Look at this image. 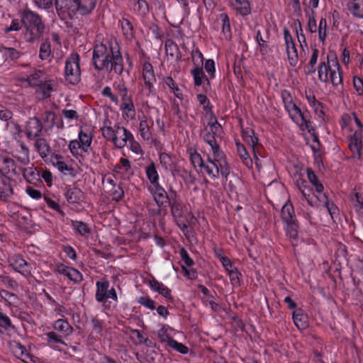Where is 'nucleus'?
Wrapping results in <instances>:
<instances>
[{
    "label": "nucleus",
    "instance_id": "0eeeda50",
    "mask_svg": "<svg viewBox=\"0 0 363 363\" xmlns=\"http://www.w3.org/2000/svg\"><path fill=\"white\" fill-rule=\"evenodd\" d=\"M79 60V55L77 53H72L65 60V79L74 85L78 84L81 80Z\"/></svg>",
    "mask_w": 363,
    "mask_h": 363
},
{
    "label": "nucleus",
    "instance_id": "393cba45",
    "mask_svg": "<svg viewBox=\"0 0 363 363\" xmlns=\"http://www.w3.org/2000/svg\"><path fill=\"white\" fill-rule=\"evenodd\" d=\"M286 202L282 206L281 211V217L282 220L284 223L296 219L295 212L294 210V207L292 206V203L289 201V196H288L287 193H286Z\"/></svg>",
    "mask_w": 363,
    "mask_h": 363
},
{
    "label": "nucleus",
    "instance_id": "4c0bfd02",
    "mask_svg": "<svg viewBox=\"0 0 363 363\" xmlns=\"http://www.w3.org/2000/svg\"><path fill=\"white\" fill-rule=\"evenodd\" d=\"M109 288V283L107 281L96 282V299L99 302L106 301V294Z\"/></svg>",
    "mask_w": 363,
    "mask_h": 363
},
{
    "label": "nucleus",
    "instance_id": "c9c22d12",
    "mask_svg": "<svg viewBox=\"0 0 363 363\" xmlns=\"http://www.w3.org/2000/svg\"><path fill=\"white\" fill-rule=\"evenodd\" d=\"M347 9L354 16L363 18V0L350 1Z\"/></svg>",
    "mask_w": 363,
    "mask_h": 363
},
{
    "label": "nucleus",
    "instance_id": "20e7f679",
    "mask_svg": "<svg viewBox=\"0 0 363 363\" xmlns=\"http://www.w3.org/2000/svg\"><path fill=\"white\" fill-rule=\"evenodd\" d=\"M23 38L27 43H33L38 40L45 31V25L42 17L29 9H25L20 13Z\"/></svg>",
    "mask_w": 363,
    "mask_h": 363
},
{
    "label": "nucleus",
    "instance_id": "79ce46f5",
    "mask_svg": "<svg viewBox=\"0 0 363 363\" xmlns=\"http://www.w3.org/2000/svg\"><path fill=\"white\" fill-rule=\"evenodd\" d=\"M46 79L45 73L42 70L33 71L27 78V81L30 86L36 87Z\"/></svg>",
    "mask_w": 363,
    "mask_h": 363
},
{
    "label": "nucleus",
    "instance_id": "8fccbe9b",
    "mask_svg": "<svg viewBox=\"0 0 363 363\" xmlns=\"http://www.w3.org/2000/svg\"><path fill=\"white\" fill-rule=\"evenodd\" d=\"M98 0H77L79 9L82 14L90 13L96 7Z\"/></svg>",
    "mask_w": 363,
    "mask_h": 363
},
{
    "label": "nucleus",
    "instance_id": "6e6d98bb",
    "mask_svg": "<svg viewBox=\"0 0 363 363\" xmlns=\"http://www.w3.org/2000/svg\"><path fill=\"white\" fill-rule=\"evenodd\" d=\"M135 13L140 17H145L149 12V6L145 0H138L134 6Z\"/></svg>",
    "mask_w": 363,
    "mask_h": 363
},
{
    "label": "nucleus",
    "instance_id": "c756f323",
    "mask_svg": "<svg viewBox=\"0 0 363 363\" xmlns=\"http://www.w3.org/2000/svg\"><path fill=\"white\" fill-rule=\"evenodd\" d=\"M91 323L92 325V331L89 334V337L98 340L103 336V332L105 327L104 323L96 318H92Z\"/></svg>",
    "mask_w": 363,
    "mask_h": 363
},
{
    "label": "nucleus",
    "instance_id": "3c124183",
    "mask_svg": "<svg viewBox=\"0 0 363 363\" xmlns=\"http://www.w3.org/2000/svg\"><path fill=\"white\" fill-rule=\"evenodd\" d=\"M160 164H162V167L164 169L165 171H173L175 164L173 161V159L172 157L165 152H162L160 154Z\"/></svg>",
    "mask_w": 363,
    "mask_h": 363
},
{
    "label": "nucleus",
    "instance_id": "e2e57ef3",
    "mask_svg": "<svg viewBox=\"0 0 363 363\" xmlns=\"http://www.w3.org/2000/svg\"><path fill=\"white\" fill-rule=\"evenodd\" d=\"M192 62L194 65V67H201L203 65V57L201 52L198 48H194L191 51Z\"/></svg>",
    "mask_w": 363,
    "mask_h": 363
},
{
    "label": "nucleus",
    "instance_id": "f03ea898",
    "mask_svg": "<svg viewBox=\"0 0 363 363\" xmlns=\"http://www.w3.org/2000/svg\"><path fill=\"white\" fill-rule=\"evenodd\" d=\"M342 130L349 137V148L354 157L359 158L363 148V123L354 112L345 113L340 119Z\"/></svg>",
    "mask_w": 363,
    "mask_h": 363
},
{
    "label": "nucleus",
    "instance_id": "a211bd4d",
    "mask_svg": "<svg viewBox=\"0 0 363 363\" xmlns=\"http://www.w3.org/2000/svg\"><path fill=\"white\" fill-rule=\"evenodd\" d=\"M153 192L154 200L160 208H166L172 199L169 198L166 191L160 186H154Z\"/></svg>",
    "mask_w": 363,
    "mask_h": 363
},
{
    "label": "nucleus",
    "instance_id": "c85d7f7f",
    "mask_svg": "<svg viewBox=\"0 0 363 363\" xmlns=\"http://www.w3.org/2000/svg\"><path fill=\"white\" fill-rule=\"evenodd\" d=\"M151 289L158 292L162 296L166 298L167 299L173 301V297L171 295V291L169 288L164 286L162 283L159 282L157 280L153 279L150 281Z\"/></svg>",
    "mask_w": 363,
    "mask_h": 363
},
{
    "label": "nucleus",
    "instance_id": "a19ab883",
    "mask_svg": "<svg viewBox=\"0 0 363 363\" xmlns=\"http://www.w3.org/2000/svg\"><path fill=\"white\" fill-rule=\"evenodd\" d=\"M121 29L123 30L124 36L128 40H132L135 37V30L131 21L123 17L121 21Z\"/></svg>",
    "mask_w": 363,
    "mask_h": 363
},
{
    "label": "nucleus",
    "instance_id": "bf43d9fd",
    "mask_svg": "<svg viewBox=\"0 0 363 363\" xmlns=\"http://www.w3.org/2000/svg\"><path fill=\"white\" fill-rule=\"evenodd\" d=\"M139 131L140 136L143 140L149 141L152 139V133L146 120H143L140 122Z\"/></svg>",
    "mask_w": 363,
    "mask_h": 363
},
{
    "label": "nucleus",
    "instance_id": "09e8293b",
    "mask_svg": "<svg viewBox=\"0 0 363 363\" xmlns=\"http://www.w3.org/2000/svg\"><path fill=\"white\" fill-rule=\"evenodd\" d=\"M79 141L82 147L83 152H87L92 142V135L90 133H86L84 130L81 129L79 133Z\"/></svg>",
    "mask_w": 363,
    "mask_h": 363
},
{
    "label": "nucleus",
    "instance_id": "864d4df0",
    "mask_svg": "<svg viewBox=\"0 0 363 363\" xmlns=\"http://www.w3.org/2000/svg\"><path fill=\"white\" fill-rule=\"evenodd\" d=\"M164 82L167 84V86L171 89V91L174 93L175 96L180 100L184 99L183 94L181 89L177 86L175 81L171 77H167L164 78Z\"/></svg>",
    "mask_w": 363,
    "mask_h": 363
},
{
    "label": "nucleus",
    "instance_id": "338daca9",
    "mask_svg": "<svg viewBox=\"0 0 363 363\" xmlns=\"http://www.w3.org/2000/svg\"><path fill=\"white\" fill-rule=\"evenodd\" d=\"M145 335L142 331L137 329H132L130 331V337L135 345H143L145 342Z\"/></svg>",
    "mask_w": 363,
    "mask_h": 363
},
{
    "label": "nucleus",
    "instance_id": "680f3d73",
    "mask_svg": "<svg viewBox=\"0 0 363 363\" xmlns=\"http://www.w3.org/2000/svg\"><path fill=\"white\" fill-rule=\"evenodd\" d=\"M190 161L195 169L201 168L205 160L196 150H191L189 152Z\"/></svg>",
    "mask_w": 363,
    "mask_h": 363
},
{
    "label": "nucleus",
    "instance_id": "4468645a",
    "mask_svg": "<svg viewBox=\"0 0 363 363\" xmlns=\"http://www.w3.org/2000/svg\"><path fill=\"white\" fill-rule=\"evenodd\" d=\"M113 143L118 148H123L128 140L131 141L133 140L132 133L124 127L116 125Z\"/></svg>",
    "mask_w": 363,
    "mask_h": 363
},
{
    "label": "nucleus",
    "instance_id": "cd10ccee",
    "mask_svg": "<svg viewBox=\"0 0 363 363\" xmlns=\"http://www.w3.org/2000/svg\"><path fill=\"white\" fill-rule=\"evenodd\" d=\"M57 118L55 112L52 111H45L41 115V118L45 127L52 128L54 125H57L58 128H62L64 127L63 123H57L55 119Z\"/></svg>",
    "mask_w": 363,
    "mask_h": 363
},
{
    "label": "nucleus",
    "instance_id": "9d476101",
    "mask_svg": "<svg viewBox=\"0 0 363 363\" xmlns=\"http://www.w3.org/2000/svg\"><path fill=\"white\" fill-rule=\"evenodd\" d=\"M293 180L296 186L298 189L308 205L311 206H316L317 201L315 200V197L317 196H315L312 193L311 189L307 185V182L303 178V177L301 174H295Z\"/></svg>",
    "mask_w": 363,
    "mask_h": 363
},
{
    "label": "nucleus",
    "instance_id": "de8ad7c7",
    "mask_svg": "<svg viewBox=\"0 0 363 363\" xmlns=\"http://www.w3.org/2000/svg\"><path fill=\"white\" fill-rule=\"evenodd\" d=\"M145 172L147 179L153 185V186L160 185L159 180V174L156 169L155 164L153 162H151L148 166L145 168Z\"/></svg>",
    "mask_w": 363,
    "mask_h": 363
},
{
    "label": "nucleus",
    "instance_id": "39448f33",
    "mask_svg": "<svg viewBox=\"0 0 363 363\" xmlns=\"http://www.w3.org/2000/svg\"><path fill=\"white\" fill-rule=\"evenodd\" d=\"M318 79L323 83L330 82L333 86H337L342 82L340 66L333 55L323 56L317 69Z\"/></svg>",
    "mask_w": 363,
    "mask_h": 363
},
{
    "label": "nucleus",
    "instance_id": "5701e85b",
    "mask_svg": "<svg viewBox=\"0 0 363 363\" xmlns=\"http://www.w3.org/2000/svg\"><path fill=\"white\" fill-rule=\"evenodd\" d=\"M53 328L63 337H67L73 332V328L65 319H58L54 322Z\"/></svg>",
    "mask_w": 363,
    "mask_h": 363
},
{
    "label": "nucleus",
    "instance_id": "5fc2aeb1",
    "mask_svg": "<svg viewBox=\"0 0 363 363\" xmlns=\"http://www.w3.org/2000/svg\"><path fill=\"white\" fill-rule=\"evenodd\" d=\"M237 152L246 166L252 165V161L245 147L240 142H236Z\"/></svg>",
    "mask_w": 363,
    "mask_h": 363
},
{
    "label": "nucleus",
    "instance_id": "2eb2a0df",
    "mask_svg": "<svg viewBox=\"0 0 363 363\" xmlns=\"http://www.w3.org/2000/svg\"><path fill=\"white\" fill-rule=\"evenodd\" d=\"M55 272L67 277L70 281L75 284L82 281L83 277L77 269L67 267L62 264H57L55 267Z\"/></svg>",
    "mask_w": 363,
    "mask_h": 363
},
{
    "label": "nucleus",
    "instance_id": "2f4dec72",
    "mask_svg": "<svg viewBox=\"0 0 363 363\" xmlns=\"http://www.w3.org/2000/svg\"><path fill=\"white\" fill-rule=\"evenodd\" d=\"M230 4L242 16H247L251 12L250 3L247 0H231Z\"/></svg>",
    "mask_w": 363,
    "mask_h": 363
},
{
    "label": "nucleus",
    "instance_id": "4be33fe9",
    "mask_svg": "<svg viewBox=\"0 0 363 363\" xmlns=\"http://www.w3.org/2000/svg\"><path fill=\"white\" fill-rule=\"evenodd\" d=\"M293 321L295 325L301 330L306 329L308 326V315L303 310L298 308L293 312Z\"/></svg>",
    "mask_w": 363,
    "mask_h": 363
},
{
    "label": "nucleus",
    "instance_id": "473e14b6",
    "mask_svg": "<svg viewBox=\"0 0 363 363\" xmlns=\"http://www.w3.org/2000/svg\"><path fill=\"white\" fill-rule=\"evenodd\" d=\"M242 137L243 140L252 148L255 155V147L258 143V138L255 135L254 130L249 127L242 129Z\"/></svg>",
    "mask_w": 363,
    "mask_h": 363
},
{
    "label": "nucleus",
    "instance_id": "6e6552de",
    "mask_svg": "<svg viewBox=\"0 0 363 363\" xmlns=\"http://www.w3.org/2000/svg\"><path fill=\"white\" fill-rule=\"evenodd\" d=\"M55 7L61 18H72L79 11L77 0H56Z\"/></svg>",
    "mask_w": 363,
    "mask_h": 363
},
{
    "label": "nucleus",
    "instance_id": "1a4fd4ad",
    "mask_svg": "<svg viewBox=\"0 0 363 363\" xmlns=\"http://www.w3.org/2000/svg\"><path fill=\"white\" fill-rule=\"evenodd\" d=\"M0 172L8 178H13L21 174L22 168L17 167L12 158L0 155Z\"/></svg>",
    "mask_w": 363,
    "mask_h": 363
},
{
    "label": "nucleus",
    "instance_id": "13d9d810",
    "mask_svg": "<svg viewBox=\"0 0 363 363\" xmlns=\"http://www.w3.org/2000/svg\"><path fill=\"white\" fill-rule=\"evenodd\" d=\"M220 19L222 21V32L223 35L226 39L230 38L231 29L228 16L225 13H222L220 14Z\"/></svg>",
    "mask_w": 363,
    "mask_h": 363
},
{
    "label": "nucleus",
    "instance_id": "58836bf2",
    "mask_svg": "<svg viewBox=\"0 0 363 363\" xmlns=\"http://www.w3.org/2000/svg\"><path fill=\"white\" fill-rule=\"evenodd\" d=\"M53 88L50 81L45 79L43 83L36 86V93L40 96V99H45L50 96Z\"/></svg>",
    "mask_w": 363,
    "mask_h": 363
},
{
    "label": "nucleus",
    "instance_id": "7ed1b4c3",
    "mask_svg": "<svg viewBox=\"0 0 363 363\" xmlns=\"http://www.w3.org/2000/svg\"><path fill=\"white\" fill-rule=\"evenodd\" d=\"M281 97L289 118L301 131L314 135V128L307 110H302L293 101L291 93L287 90L281 92Z\"/></svg>",
    "mask_w": 363,
    "mask_h": 363
},
{
    "label": "nucleus",
    "instance_id": "ea45409f",
    "mask_svg": "<svg viewBox=\"0 0 363 363\" xmlns=\"http://www.w3.org/2000/svg\"><path fill=\"white\" fill-rule=\"evenodd\" d=\"M165 50L167 55L172 58H175L177 60H180L182 59V54L179 51V48L172 40L169 39L165 42Z\"/></svg>",
    "mask_w": 363,
    "mask_h": 363
},
{
    "label": "nucleus",
    "instance_id": "aec40b11",
    "mask_svg": "<svg viewBox=\"0 0 363 363\" xmlns=\"http://www.w3.org/2000/svg\"><path fill=\"white\" fill-rule=\"evenodd\" d=\"M196 221V218L194 216H189V220L177 225L191 243L196 240L195 233L191 228V225L194 224Z\"/></svg>",
    "mask_w": 363,
    "mask_h": 363
},
{
    "label": "nucleus",
    "instance_id": "9b49d317",
    "mask_svg": "<svg viewBox=\"0 0 363 363\" xmlns=\"http://www.w3.org/2000/svg\"><path fill=\"white\" fill-rule=\"evenodd\" d=\"M43 124L38 117L29 118L26 121L23 132L28 140H34L40 136Z\"/></svg>",
    "mask_w": 363,
    "mask_h": 363
},
{
    "label": "nucleus",
    "instance_id": "bb28decb",
    "mask_svg": "<svg viewBox=\"0 0 363 363\" xmlns=\"http://www.w3.org/2000/svg\"><path fill=\"white\" fill-rule=\"evenodd\" d=\"M210 147L213 154L212 156H211V159L218 163L220 166V167L222 166L223 167H225L226 164H228L226 160V156L220 148L217 142L215 143V145H210Z\"/></svg>",
    "mask_w": 363,
    "mask_h": 363
},
{
    "label": "nucleus",
    "instance_id": "f3484780",
    "mask_svg": "<svg viewBox=\"0 0 363 363\" xmlns=\"http://www.w3.org/2000/svg\"><path fill=\"white\" fill-rule=\"evenodd\" d=\"M143 77L145 86L148 89L149 94L154 89V84L156 82V77L153 67L150 62H145L143 67Z\"/></svg>",
    "mask_w": 363,
    "mask_h": 363
},
{
    "label": "nucleus",
    "instance_id": "b1692460",
    "mask_svg": "<svg viewBox=\"0 0 363 363\" xmlns=\"http://www.w3.org/2000/svg\"><path fill=\"white\" fill-rule=\"evenodd\" d=\"M46 336L45 340L49 347L52 348L55 350L61 351L62 350L58 347V344H62L66 345L65 342L63 340V337L57 333L55 331L48 332L45 334Z\"/></svg>",
    "mask_w": 363,
    "mask_h": 363
},
{
    "label": "nucleus",
    "instance_id": "a18cd8bd",
    "mask_svg": "<svg viewBox=\"0 0 363 363\" xmlns=\"http://www.w3.org/2000/svg\"><path fill=\"white\" fill-rule=\"evenodd\" d=\"M16 327L12 323L10 318L0 310V333L10 332L15 330Z\"/></svg>",
    "mask_w": 363,
    "mask_h": 363
},
{
    "label": "nucleus",
    "instance_id": "6ab92c4d",
    "mask_svg": "<svg viewBox=\"0 0 363 363\" xmlns=\"http://www.w3.org/2000/svg\"><path fill=\"white\" fill-rule=\"evenodd\" d=\"M284 223V229L286 236L291 240L294 247L297 246L299 227L296 219L285 222Z\"/></svg>",
    "mask_w": 363,
    "mask_h": 363
},
{
    "label": "nucleus",
    "instance_id": "f704fd0d",
    "mask_svg": "<svg viewBox=\"0 0 363 363\" xmlns=\"http://www.w3.org/2000/svg\"><path fill=\"white\" fill-rule=\"evenodd\" d=\"M65 196L68 203H79L83 196V192L79 188H69L65 193Z\"/></svg>",
    "mask_w": 363,
    "mask_h": 363
},
{
    "label": "nucleus",
    "instance_id": "7c9ffc66",
    "mask_svg": "<svg viewBox=\"0 0 363 363\" xmlns=\"http://www.w3.org/2000/svg\"><path fill=\"white\" fill-rule=\"evenodd\" d=\"M9 262L10 265L16 272H18L24 276H26V274L29 273L27 269L28 263L23 258L14 257L10 259Z\"/></svg>",
    "mask_w": 363,
    "mask_h": 363
},
{
    "label": "nucleus",
    "instance_id": "774afa93",
    "mask_svg": "<svg viewBox=\"0 0 363 363\" xmlns=\"http://www.w3.org/2000/svg\"><path fill=\"white\" fill-rule=\"evenodd\" d=\"M69 149L74 157L78 158L79 156H82L80 150H82L81 143L77 140H72L69 142Z\"/></svg>",
    "mask_w": 363,
    "mask_h": 363
},
{
    "label": "nucleus",
    "instance_id": "f257e3e1",
    "mask_svg": "<svg viewBox=\"0 0 363 363\" xmlns=\"http://www.w3.org/2000/svg\"><path fill=\"white\" fill-rule=\"evenodd\" d=\"M92 61L94 68L97 70L108 69L117 74L123 72V59L121 53V48L116 40H106L96 45L92 54Z\"/></svg>",
    "mask_w": 363,
    "mask_h": 363
},
{
    "label": "nucleus",
    "instance_id": "412c9836",
    "mask_svg": "<svg viewBox=\"0 0 363 363\" xmlns=\"http://www.w3.org/2000/svg\"><path fill=\"white\" fill-rule=\"evenodd\" d=\"M317 205L318 206L323 205V206L327 210L328 213L330 215L332 219H334L335 216L337 215L338 209L337 206L330 202L325 194H320L315 197Z\"/></svg>",
    "mask_w": 363,
    "mask_h": 363
},
{
    "label": "nucleus",
    "instance_id": "ddd939ff",
    "mask_svg": "<svg viewBox=\"0 0 363 363\" xmlns=\"http://www.w3.org/2000/svg\"><path fill=\"white\" fill-rule=\"evenodd\" d=\"M284 40L286 44V52L289 63L291 66H296L298 62V51L295 43L292 40V37L287 29H284Z\"/></svg>",
    "mask_w": 363,
    "mask_h": 363
},
{
    "label": "nucleus",
    "instance_id": "a878e982",
    "mask_svg": "<svg viewBox=\"0 0 363 363\" xmlns=\"http://www.w3.org/2000/svg\"><path fill=\"white\" fill-rule=\"evenodd\" d=\"M34 147L43 159L47 157L50 152V147L47 140L40 136L35 138Z\"/></svg>",
    "mask_w": 363,
    "mask_h": 363
},
{
    "label": "nucleus",
    "instance_id": "49530a36",
    "mask_svg": "<svg viewBox=\"0 0 363 363\" xmlns=\"http://www.w3.org/2000/svg\"><path fill=\"white\" fill-rule=\"evenodd\" d=\"M21 174H23L25 179L29 183H34L40 178V172L35 167L22 168Z\"/></svg>",
    "mask_w": 363,
    "mask_h": 363
},
{
    "label": "nucleus",
    "instance_id": "72a5a7b5",
    "mask_svg": "<svg viewBox=\"0 0 363 363\" xmlns=\"http://www.w3.org/2000/svg\"><path fill=\"white\" fill-rule=\"evenodd\" d=\"M52 50L48 38L44 39L40 45L39 57L41 60H51Z\"/></svg>",
    "mask_w": 363,
    "mask_h": 363
},
{
    "label": "nucleus",
    "instance_id": "603ef678",
    "mask_svg": "<svg viewBox=\"0 0 363 363\" xmlns=\"http://www.w3.org/2000/svg\"><path fill=\"white\" fill-rule=\"evenodd\" d=\"M307 177L311 184L315 187L316 192L320 195L323 191L324 186L322 183L318 181V177L311 169H307Z\"/></svg>",
    "mask_w": 363,
    "mask_h": 363
},
{
    "label": "nucleus",
    "instance_id": "4d7b16f0",
    "mask_svg": "<svg viewBox=\"0 0 363 363\" xmlns=\"http://www.w3.org/2000/svg\"><path fill=\"white\" fill-rule=\"evenodd\" d=\"M352 201L358 217L363 219V199L362 196L359 193H356Z\"/></svg>",
    "mask_w": 363,
    "mask_h": 363
},
{
    "label": "nucleus",
    "instance_id": "e433bc0d",
    "mask_svg": "<svg viewBox=\"0 0 363 363\" xmlns=\"http://www.w3.org/2000/svg\"><path fill=\"white\" fill-rule=\"evenodd\" d=\"M319 0H310V6L312 7L311 13L308 14V29L311 33H315L317 30L316 20L315 18L314 9L318 6Z\"/></svg>",
    "mask_w": 363,
    "mask_h": 363
},
{
    "label": "nucleus",
    "instance_id": "69168bd1",
    "mask_svg": "<svg viewBox=\"0 0 363 363\" xmlns=\"http://www.w3.org/2000/svg\"><path fill=\"white\" fill-rule=\"evenodd\" d=\"M20 147L22 152V156H20L18 157V162L23 164V165H28L30 160V150L28 147L25 145L24 143H21L20 145Z\"/></svg>",
    "mask_w": 363,
    "mask_h": 363
},
{
    "label": "nucleus",
    "instance_id": "c03bdc74",
    "mask_svg": "<svg viewBox=\"0 0 363 363\" xmlns=\"http://www.w3.org/2000/svg\"><path fill=\"white\" fill-rule=\"evenodd\" d=\"M120 109L123 118H133L135 114V106L132 99L122 101Z\"/></svg>",
    "mask_w": 363,
    "mask_h": 363
},
{
    "label": "nucleus",
    "instance_id": "052dcab7",
    "mask_svg": "<svg viewBox=\"0 0 363 363\" xmlns=\"http://www.w3.org/2000/svg\"><path fill=\"white\" fill-rule=\"evenodd\" d=\"M72 226L74 231L80 234L81 235L84 236L89 234L90 233V230L88 228L87 225L82 221L72 220Z\"/></svg>",
    "mask_w": 363,
    "mask_h": 363
},
{
    "label": "nucleus",
    "instance_id": "dca6fc26",
    "mask_svg": "<svg viewBox=\"0 0 363 363\" xmlns=\"http://www.w3.org/2000/svg\"><path fill=\"white\" fill-rule=\"evenodd\" d=\"M305 95L306 99L310 107L313 109L314 114L320 120H323L325 115L323 104L316 99L313 91L310 90L306 91Z\"/></svg>",
    "mask_w": 363,
    "mask_h": 363
},
{
    "label": "nucleus",
    "instance_id": "f8f14e48",
    "mask_svg": "<svg viewBox=\"0 0 363 363\" xmlns=\"http://www.w3.org/2000/svg\"><path fill=\"white\" fill-rule=\"evenodd\" d=\"M168 206L171 207L172 215L177 225L189 220V216H194L190 213H184L183 203L177 198L172 199Z\"/></svg>",
    "mask_w": 363,
    "mask_h": 363
},
{
    "label": "nucleus",
    "instance_id": "37998d69",
    "mask_svg": "<svg viewBox=\"0 0 363 363\" xmlns=\"http://www.w3.org/2000/svg\"><path fill=\"white\" fill-rule=\"evenodd\" d=\"M191 74L194 78V85L196 86H201L204 81H206L209 84V80L203 72V67H194L191 70Z\"/></svg>",
    "mask_w": 363,
    "mask_h": 363
},
{
    "label": "nucleus",
    "instance_id": "423d86ee",
    "mask_svg": "<svg viewBox=\"0 0 363 363\" xmlns=\"http://www.w3.org/2000/svg\"><path fill=\"white\" fill-rule=\"evenodd\" d=\"M220 164L211 159L210 155H207V159L205 160L202 166L197 171L203 174L207 175L210 179L216 180L219 178L220 174L227 180L230 172V168L228 164L225 167H220Z\"/></svg>",
    "mask_w": 363,
    "mask_h": 363
},
{
    "label": "nucleus",
    "instance_id": "0e129e2a",
    "mask_svg": "<svg viewBox=\"0 0 363 363\" xmlns=\"http://www.w3.org/2000/svg\"><path fill=\"white\" fill-rule=\"evenodd\" d=\"M318 38L323 43L325 42L328 34V23L325 18H322L318 25Z\"/></svg>",
    "mask_w": 363,
    "mask_h": 363
}]
</instances>
